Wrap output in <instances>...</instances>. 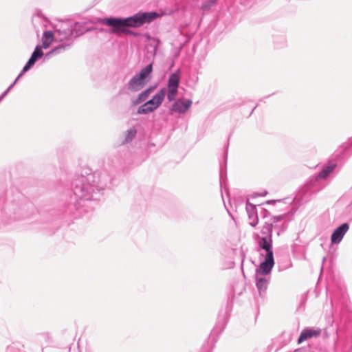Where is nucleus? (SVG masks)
Instances as JSON below:
<instances>
[{
  "label": "nucleus",
  "instance_id": "nucleus-1",
  "mask_svg": "<svg viewBox=\"0 0 352 352\" xmlns=\"http://www.w3.org/2000/svg\"><path fill=\"white\" fill-rule=\"evenodd\" d=\"M111 181V177L107 171L78 176L72 183L74 197L71 202L78 210L83 208L85 212L92 210L104 190L109 186Z\"/></svg>",
  "mask_w": 352,
  "mask_h": 352
},
{
  "label": "nucleus",
  "instance_id": "nucleus-2",
  "mask_svg": "<svg viewBox=\"0 0 352 352\" xmlns=\"http://www.w3.org/2000/svg\"><path fill=\"white\" fill-rule=\"evenodd\" d=\"M82 27V25L79 23L71 24L68 22H62L56 25L54 33V41L60 43L46 53L44 59L48 60L69 49L72 45L74 38L84 33V30H80Z\"/></svg>",
  "mask_w": 352,
  "mask_h": 352
},
{
  "label": "nucleus",
  "instance_id": "nucleus-3",
  "mask_svg": "<svg viewBox=\"0 0 352 352\" xmlns=\"http://www.w3.org/2000/svg\"><path fill=\"white\" fill-rule=\"evenodd\" d=\"M159 16L156 12H139L126 18L111 17L103 19V23L112 28L111 32L115 34L126 33L135 36L136 33L129 30V28H140L144 24L151 23Z\"/></svg>",
  "mask_w": 352,
  "mask_h": 352
},
{
  "label": "nucleus",
  "instance_id": "nucleus-4",
  "mask_svg": "<svg viewBox=\"0 0 352 352\" xmlns=\"http://www.w3.org/2000/svg\"><path fill=\"white\" fill-rule=\"evenodd\" d=\"M326 186L323 181L316 175L311 176L305 186L300 190L298 197L304 201H308L310 198L320 192Z\"/></svg>",
  "mask_w": 352,
  "mask_h": 352
},
{
  "label": "nucleus",
  "instance_id": "nucleus-5",
  "mask_svg": "<svg viewBox=\"0 0 352 352\" xmlns=\"http://www.w3.org/2000/svg\"><path fill=\"white\" fill-rule=\"evenodd\" d=\"M153 71L152 64L146 65L135 74L127 83V89L132 92H137L144 87Z\"/></svg>",
  "mask_w": 352,
  "mask_h": 352
},
{
  "label": "nucleus",
  "instance_id": "nucleus-6",
  "mask_svg": "<svg viewBox=\"0 0 352 352\" xmlns=\"http://www.w3.org/2000/svg\"><path fill=\"white\" fill-rule=\"evenodd\" d=\"M274 265L273 252H269V254H265V260L261 263L259 268L256 270V273L261 275H267L271 272Z\"/></svg>",
  "mask_w": 352,
  "mask_h": 352
},
{
  "label": "nucleus",
  "instance_id": "nucleus-7",
  "mask_svg": "<svg viewBox=\"0 0 352 352\" xmlns=\"http://www.w3.org/2000/svg\"><path fill=\"white\" fill-rule=\"evenodd\" d=\"M349 228V224L346 223H342L332 233L331 236V241L333 244H338L342 240L344 236L347 232Z\"/></svg>",
  "mask_w": 352,
  "mask_h": 352
},
{
  "label": "nucleus",
  "instance_id": "nucleus-8",
  "mask_svg": "<svg viewBox=\"0 0 352 352\" xmlns=\"http://www.w3.org/2000/svg\"><path fill=\"white\" fill-rule=\"evenodd\" d=\"M192 100L190 99H178L172 105V111L179 113H185L191 107Z\"/></svg>",
  "mask_w": 352,
  "mask_h": 352
},
{
  "label": "nucleus",
  "instance_id": "nucleus-9",
  "mask_svg": "<svg viewBox=\"0 0 352 352\" xmlns=\"http://www.w3.org/2000/svg\"><path fill=\"white\" fill-rule=\"evenodd\" d=\"M321 331L322 330L320 328H305L302 331L298 338V342L301 343L309 338L318 337L321 334Z\"/></svg>",
  "mask_w": 352,
  "mask_h": 352
},
{
  "label": "nucleus",
  "instance_id": "nucleus-10",
  "mask_svg": "<svg viewBox=\"0 0 352 352\" xmlns=\"http://www.w3.org/2000/svg\"><path fill=\"white\" fill-rule=\"evenodd\" d=\"M245 208L250 220V225L252 227H255L258 222L256 206L248 202Z\"/></svg>",
  "mask_w": 352,
  "mask_h": 352
},
{
  "label": "nucleus",
  "instance_id": "nucleus-11",
  "mask_svg": "<svg viewBox=\"0 0 352 352\" xmlns=\"http://www.w3.org/2000/svg\"><path fill=\"white\" fill-rule=\"evenodd\" d=\"M261 274H258L256 272V286L258 291L259 295L262 296L265 294L270 282V278L262 276Z\"/></svg>",
  "mask_w": 352,
  "mask_h": 352
},
{
  "label": "nucleus",
  "instance_id": "nucleus-12",
  "mask_svg": "<svg viewBox=\"0 0 352 352\" xmlns=\"http://www.w3.org/2000/svg\"><path fill=\"white\" fill-rule=\"evenodd\" d=\"M336 167L335 162H331L328 165L324 166L322 169L316 175L322 181L326 179L329 175L334 170Z\"/></svg>",
  "mask_w": 352,
  "mask_h": 352
},
{
  "label": "nucleus",
  "instance_id": "nucleus-13",
  "mask_svg": "<svg viewBox=\"0 0 352 352\" xmlns=\"http://www.w3.org/2000/svg\"><path fill=\"white\" fill-rule=\"evenodd\" d=\"M258 246L266 252V254L269 252H273L272 251V239L270 237H260L258 241Z\"/></svg>",
  "mask_w": 352,
  "mask_h": 352
},
{
  "label": "nucleus",
  "instance_id": "nucleus-14",
  "mask_svg": "<svg viewBox=\"0 0 352 352\" xmlns=\"http://www.w3.org/2000/svg\"><path fill=\"white\" fill-rule=\"evenodd\" d=\"M180 80L179 70L170 75L168 80V88L178 89Z\"/></svg>",
  "mask_w": 352,
  "mask_h": 352
},
{
  "label": "nucleus",
  "instance_id": "nucleus-15",
  "mask_svg": "<svg viewBox=\"0 0 352 352\" xmlns=\"http://www.w3.org/2000/svg\"><path fill=\"white\" fill-rule=\"evenodd\" d=\"M54 40V35L52 31H45L43 32L42 37L41 49H47L52 42Z\"/></svg>",
  "mask_w": 352,
  "mask_h": 352
},
{
  "label": "nucleus",
  "instance_id": "nucleus-16",
  "mask_svg": "<svg viewBox=\"0 0 352 352\" xmlns=\"http://www.w3.org/2000/svg\"><path fill=\"white\" fill-rule=\"evenodd\" d=\"M153 89L154 87H151L139 94L137 98L133 102V104L138 105L146 101Z\"/></svg>",
  "mask_w": 352,
  "mask_h": 352
},
{
  "label": "nucleus",
  "instance_id": "nucleus-17",
  "mask_svg": "<svg viewBox=\"0 0 352 352\" xmlns=\"http://www.w3.org/2000/svg\"><path fill=\"white\" fill-rule=\"evenodd\" d=\"M166 91V89L162 88L151 99V100L153 102L155 107L158 108L164 101Z\"/></svg>",
  "mask_w": 352,
  "mask_h": 352
},
{
  "label": "nucleus",
  "instance_id": "nucleus-18",
  "mask_svg": "<svg viewBox=\"0 0 352 352\" xmlns=\"http://www.w3.org/2000/svg\"><path fill=\"white\" fill-rule=\"evenodd\" d=\"M43 55L44 54L41 47L40 45H37L36 46L29 60L32 62V63L35 64L36 61L41 58Z\"/></svg>",
  "mask_w": 352,
  "mask_h": 352
},
{
  "label": "nucleus",
  "instance_id": "nucleus-19",
  "mask_svg": "<svg viewBox=\"0 0 352 352\" xmlns=\"http://www.w3.org/2000/svg\"><path fill=\"white\" fill-rule=\"evenodd\" d=\"M273 225L272 222H265L261 229V234L264 237L272 238Z\"/></svg>",
  "mask_w": 352,
  "mask_h": 352
},
{
  "label": "nucleus",
  "instance_id": "nucleus-20",
  "mask_svg": "<svg viewBox=\"0 0 352 352\" xmlns=\"http://www.w3.org/2000/svg\"><path fill=\"white\" fill-rule=\"evenodd\" d=\"M218 0H208L202 3L201 6V9L204 12H208L211 10L212 7H214Z\"/></svg>",
  "mask_w": 352,
  "mask_h": 352
},
{
  "label": "nucleus",
  "instance_id": "nucleus-21",
  "mask_svg": "<svg viewBox=\"0 0 352 352\" xmlns=\"http://www.w3.org/2000/svg\"><path fill=\"white\" fill-rule=\"evenodd\" d=\"M153 111V108L148 107V105L146 104V102H144L143 104L138 107L137 113L138 114H148Z\"/></svg>",
  "mask_w": 352,
  "mask_h": 352
},
{
  "label": "nucleus",
  "instance_id": "nucleus-22",
  "mask_svg": "<svg viewBox=\"0 0 352 352\" xmlns=\"http://www.w3.org/2000/svg\"><path fill=\"white\" fill-rule=\"evenodd\" d=\"M137 131L135 129L131 128L126 131L125 142H129L131 141L136 135Z\"/></svg>",
  "mask_w": 352,
  "mask_h": 352
},
{
  "label": "nucleus",
  "instance_id": "nucleus-23",
  "mask_svg": "<svg viewBox=\"0 0 352 352\" xmlns=\"http://www.w3.org/2000/svg\"><path fill=\"white\" fill-rule=\"evenodd\" d=\"M177 91L178 89L168 88L167 99L168 101L171 102L175 100Z\"/></svg>",
  "mask_w": 352,
  "mask_h": 352
},
{
  "label": "nucleus",
  "instance_id": "nucleus-24",
  "mask_svg": "<svg viewBox=\"0 0 352 352\" xmlns=\"http://www.w3.org/2000/svg\"><path fill=\"white\" fill-rule=\"evenodd\" d=\"M34 64L32 63V62H31L30 60H28L27 63L25 64V65L23 67L21 72L22 74H24L26 72H28Z\"/></svg>",
  "mask_w": 352,
  "mask_h": 352
},
{
  "label": "nucleus",
  "instance_id": "nucleus-25",
  "mask_svg": "<svg viewBox=\"0 0 352 352\" xmlns=\"http://www.w3.org/2000/svg\"><path fill=\"white\" fill-rule=\"evenodd\" d=\"M13 85H10L8 89L4 91L2 94L0 96V102L6 97V96L9 93V91L12 89Z\"/></svg>",
  "mask_w": 352,
  "mask_h": 352
},
{
  "label": "nucleus",
  "instance_id": "nucleus-26",
  "mask_svg": "<svg viewBox=\"0 0 352 352\" xmlns=\"http://www.w3.org/2000/svg\"><path fill=\"white\" fill-rule=\"evenodd\" d=\"M284 217H285L284 215L274 216V217H273L272 218V219H271L272 221L271 222L273 224L274 223L280 221H282Z\"/></svg>",
  "mask_w": 352,
  "mask_h": 352
},
{
  "label": "nucleus",
  "instance_id": "nucleus-27",
  "mask_svg": "<svg viewBox=\"0 0 352 352\" xmlns=\"http://www.w3.org/2000/svg\"><path fill=\"white\" fill-rule=\"evenodd\" d=\"M146 102L148 105V107H153V111L157 109V107H155L153 102L151 101V100L146 101Z\"/></svg>",
  "mask_w": 352,
  "mask_h": 352
},
{
  "label": "nucleus",
  "instance_id": "nucleus-28",
  "mask_svg": "<svg viewBox=\"0 0 352 352\" xmlns=\"http://www.w3.org/2000/svg\"><path fill=\"white\" fill-rule=\"evenodd\" d=\"M23 75V74H22V72H21V73L18 75V76L16 77V78L15 79V80L13 82V83L12 85H13V87L14 86V85L16 83V82L19 80V78Z\"/></svg>",
  "mask_w": 352,
  "mask_h": 352
},
{
  "label": "nucleus",
  "instance_id": "nucleus-29",
  "mask_svg": "<svg viewBox=\"0 0 352 352\" xmlns=\"http://www.w3.org/2000/svg\"><path fill=\"white\" fill-rule=\"evenodd\" d=\"M285 38H282V45H285Z\"/></svg>",
  "mask_w": 352,
  "mask_h": 352
},
{
  "label": "nucleus",
  "instance_id": "nucleus-30",
  "mask_svg": "<svg viewBox=\"0 0 352 352\" xmlns=\"http://www.w3.org/2000/svg\"><path fill=\"white\" fill-rule=\"evenodd\" d=\"M255 108H256V107H254L252 109V111H251V113H250V115H251V114L252 113V112L254 111Z\"/></svg>",
  "mask_w": 352,
  "mask_h": 352
}]
</instances>
